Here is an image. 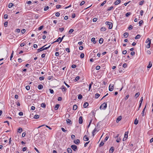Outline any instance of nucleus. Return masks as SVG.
<instances>
[{
  "mask_svg": "<svg viewBox=\"0 0 153 153\" xmlns=\"http://www.w3.org/2000/svg\"><path fill=\"white\" fill-rule=\"evenodd\" d=\"M140 95V93L139 92H137V93H136L134 97L137 98Z\"/></svg>",
  "mask_w": 153,
  "mask_h": 153,
  "instance_id": "cd10ccee",
  "label": "nucleus"
},
{
  "mask_svg": "<svg viewBox=\"0 0 153 153\" xmlns=\"http://www.w3.org/2000/svg\"><path fill=\"white\" fill-rule=\"evenodd\" d=\"M13 3H10L8 5V7L9 8H10L11 7H12L13 6Z\"/></svg>",
  "mask_w": 153,
  "mask_h": 153,
  "instance_id": "f704fd0d",
  "label": "nucleus"
},
{
  "mask_svg": "<svg viewBox=\"0 0 153 153\" xmlns=\"http://www.w3.org/2000/svg\"><path fill=\"white\" fill-rule=\"evenodd\" d=\"M77 108V106L76 105H74L73 106V109L74 110H76Z\"/></svg>",
  "mask_w": 153,
  "mask_h": 153,
  "instance_id": "a211bd4d",
  "label": "nucleus"
},
{
  "mask_svg": "<svg viewBox=\"0 0 153 153\" xmlns=\"http://www.w3.org/2000/svg\"><path fill=\"white\" fill-rule=\"evenodd\" d=\"M25 31L26 30L24 29H22L21 31V32L22 34L24 33H25Z\"/></svg>",
  "mask_w": 153,
  "mask_h": 153,
  "instance_id": "a19ab883",
  "label": "nucleus"
},
{
  "mask_svg": "<svg viewBox=\"0 0 153 153\" xmlns=\"http://www.w3.org/2000/svg\"><path fill=\"white\" fill-rule=\"evenodd\" d=\"M108 138H109V137L108 136H107L106 137H105V140H104L105 142L106 141H107V140L108 139Z\"/></svg>",
  "mask_w": 153,
  "mask_h": 153,
  "instance_id": "69168bd1",
  "label": "nucleus"
},
{
  "mask_svg": "<svg viewBox=\"0 0 153 153\" xmlns=\"http://www.w3.org/2000/svg\"><path fill=\"white\" fill-rule=\"evenodd\" d=\"M59 104H57L55 106V110H57L59 108Z\"/></svg>",
  "mask_w": 153,
  "mask_h": 153,
  "instance_id": "412c9836",
  "label": "nucleus"
},
{
  "mask_svg": "<svg viewBox=\"0 0 153 153\" xmlns=\"http://www.w3.org/2000/svg\"><path fill=\"white\" fill-rule=\"evenodd\" d=\"M59 30L61 32H62L64 30V28L63 27L60 28L59 29Z\"/></svg>",
  "mask_w": 153,
  "mask_h": 153,
  "instance_id": "680f3d73",
  "label": "nucleus"
},
{
  "mask_svg": "<svg viewBox=\"0 0 153 153\" xmlns=\"http://www.w3.org/2000/svg\"><path fill=\"white\" fill-rule=\"evenodd\" d=\"M62 130L64 132H66L67 131V130H65L64 128H61Z\"/></svg>",
  "mask_w": 153,
  "mask_h": 153,
  "instance_id": "864d4df0",
  "label": "nucleus"
},
{
  "mask_svg": "<svg viewBox=\"0 0 153 153\" xmlns=\"http://www.w3.org/2000/svg\"><path fill=\"white\" fill-rule=\"evenodd\" d=\"M128 138V135H127V133L126 134V137H124L123 138V141H124L125 140H126V139H127V138Z\"/></svg>",
  "mask_w": 153,
  "mask_h": 153,
  "instance_id": "c03bdc74",
  "label": "nucleus"
},
{
  "mask_svg": "<svg viewBox=\"0 0 153 153\" xmlns=\"http://www.w3.org/2000/svg\"><path fill=\"white\" fill-rule=\"evenodd\" d=\"M61 7V6L60 5H57L56 6V8L57 9H59Z\"/></svg>",
  "mask_w": 153,
  "mask_h": 153,
  "instance_id": "e2e57ef3",
  "label": "nucleus"
},
{
  "mask_svg": "<svg viewBox=\"0 0 153 153\" xmlns=\"http://www.w3.org/2000/svg\"><path fill=\"white\" fill-rule=\"evenodd\" d=\"M34 118L37 119L39 118V116L38 115H35L34 117Z\"/></svg>",
  "mask_w": 153,
  "mask_h": 153,
  "instance_id": "4c0bfd02",
  "label": "nucleus"
},
{
  "mask_svg": "<svg viewBox=\"0 0 153 153\" xmlns=\"http://www.w3.org/2000/svg\"><path fill=\"white\" fill-rule=\"evenodd\" d=\"M84 54L83 53H82L80 55V57L82 59L84 57Z\"/></svg>",
  "mask_w": 153,
  "mask_h": 153,
  "instance_id": "e433bc0d",
  "label": "nucleus"
},
{
  "mask_svg": "<svg viewBox=\"0 0 153 153\" xmlns=\"http://www.w3.org/2000/svg\"><path fill=\"white\" fill-rule=\"evenodd\" d=\"M114 89L113 85H110L109 86V90L110 91H112Z\"/></svg>",
  "mask_w": 153,
  "mask_h": 153,
  "instance_id": "0eeeda50",
  "label": "nucleus"
},
{
  "mask_svg": "<svg viewBox=\"0 0 153 153\" xmlns=\"http://www.w3.org/2000/svg\"><path fill=\"white\" fill-rule=\"evenodd\" d=\"M97 131V129L95 128L92 132L93 136L94 137L95 134V132Z\"/></svg>",
  "mask_w": 153,
  "mask_h": 153,
  "instance_id": "aec40b11",
  "label": "nucleus"
},
{
  "mask_svg": "<svg viewBox=\"0 0 153 153\" xmlns=\"http://www.w3.org/2000/svg\"><path fill=\"white\" fill-rule=\"evenodd\" d=\"M143 23V22L142 20H140L139 22V25L141 26V25Z\"/></svg>",
  "mask_w": 153,
  "mask_h": 153,
  "instance_id": "c9c22d12",
  "label": "nucleus"
},
{
  "mask_svg": "<svg viewBox=\"0 0 153 153\" xmlns=\"http://www.w3.org/2000/svg\"><path fill=\"white\" fill-rule=\"evenodd\" d=\"M107 107V104L105 102H104L100 105V109H105Z\"/></svg>",
  "mask_w": 153,
  "mask_h": 153,
  "instance_id": "f257e3e1",
  "label": "nucleus"
},
{
  "mask_svg": "<svg viewBox=\"0 0 153 153\" xmlns=\"http://www.w3.org/2000/svg\"><path fill=\"white\" fill-rule=\"evenodd\" d=\"M100 66H97L96 67V68L97 70H99L100 69Z\"/></svg>",
  "mask_w": 153,
  "mask_h": 153,
  "instance_id": "5fc2aeb1",
  "label": "nucleus"
},
{
  "mask_svg": "<svg viewBox=\"0 0 153 153\" xmlns=\"http://www.w3.org/2000/svg\"><path fill=\"white\" fill-rule=\"evenodd\" d=\"M122 117L121 116H119L117 119L116 120L117 123H118L121 119Z\"/></svg>",
  "mask_w": 153,
  "mask_h": 153,
  "instance_id": "9b49d317",
  "label": "nucleus"
},
{
  "mask_svg": "<svg viewBox=\"0 0 153 153\" xmlns=\"http://www.w3.org/2000/svg\"><path fill=\"white\" fill-rule=\"evenodd\" d=\"M129 95H127L126 96V97L125 98V100H126L128 99V98L129 97Z\"/></svg>",
  "mask_w": 153,
  "mask_h": 153,
  "instance_id": "338daca9",
  "label": "nucleus"
},
{
  "mask_svg": "<svg viewBox=\"0 0 153 153\" xmlns=\"http://www.w3.org/2000/svg\"><path fill=\"white\" fill-rule=\"evenodd\" d=\"M152 63H151V62H149V65L147 66V68H150L152 67Z\"/></svg>",
  "mask_w": 153,
  "mask_h": 153,
  "instance_id": "5701e85b",
  "label": "nucleus"
},
{
  "mask_svg": "<svg viewBox=\"0 0 153 153\" xmlns=\"http://www.w3.org/2000/svg\"><path fill=\"white\" fill-rule=\"evenodd\" d=\"M74 31V30L73 29H71L69 30V31H68V33L69 34H70V33H72V32H73V31Z\"/></svg>",
  "mask_w": 153,
  "mask_h": 153,
  "instance_id": "ea45409f",
  "label": "nucleus"
},
{
  "mask_svg": "<svg viewBox=\"0 0 153 153\" xmlns=\"http://www.w3.org/2000/svg\"><path fill=\"white\" fill-rule=\"evenodd\" d=\"M100 96V95L98 93H97L95 94V97L96 99L98 98Z\"/></svg>",
  "mask_w": 153,
  "mask_h": 153,
  "instance_id": "4be33fe9",
  "label": "nucleus"
},
{
  "mask_svg": "<svg viewBox=\"0 0 153 153\" xmlns=\"http://www.w3.org/2000/svg\"><path fill=\"white\" fill-rule=\"evenodd\" d=\"M97 18H94L93 19V22H95L97 21Z\"/></svg>",
  "mask_w": 153,
  "mask_h": 153,
  "instance_id": "4d7b16f0",
  "label": "nucleus"
},
{
  "mask_svg": "<svg viewBox=\"0 0 153 153\" xmlns=\"http://www.w3.org/2000/svg\"><path fill=\"white\" fill-rule=\"evenodd\" d=\"M61 39V38L60 37H59L56 41H55V42H59V43L61 42H60Z\"/></svg>",
  "mask_w": 153,
  "mask_h": 153,
  "instance_id": "4468645a",
  "label": "nucleus"
},
{
  "mask_svg": "<svg viewBox=\"0 0 153 153\" xmlns=\"http://www.w3.org/2000/svg\"><path fill=\"white\" fill-rule=\"evenodd\" d=\"M83 140L85 141H87L89 140V139L86 135H85L83 137Z\"/></svg>",
  "mask_w": 153,
  "mask_h": 153,
  "instance_id": "f8f14e48",
  "label": "nucleus"
},
{
  "mask_svg": "<svg viewBox=\"0 0 153 153\" xmlns=\"http://www.w3.org/2000/svg\"><path fill=\"white\" fill-rule=\"evenodd\" d=\"M79 79V77H76L75 80L74 81L76 82Z\"/></svg>",
  "mask_w": 153,
  "mask_h": 153,
  "instance_id": "3c124183",
  "label": "nucleus"
},
{
  "mask_svg": "<svg viewBox=\"0 0 153 153\" xmlns=\"http://www.w3.org/2000/svg\"><path fill=\"white\" fill-rule=\"evenodd\" d=\"M71 147L74 151H76L77 150V147L75 145H72Z\"/></svg>",
  "mask_w": 153,
  "mask_h": 153,
  "instance_id": "7ed1b4c3",
  "label": "nucleus"
},
{
  "mask_svg": "<svg viewBox=\"0 0 153 153\" xmlns=\"http://www.w3.org/2000/svg\"><path fill=\"white\" fill-rule=\"evenodd\" d=\"M121 2L120 0H117L115 1L114 3V4L115 5H117L120 4Z\"/></svg>",
  "mask_w": 153,
  "mask_h": 153,
  "instance_id": "9d476101",
  "label": "nucleus"
},
{
  "mask_svg": "<svg viewBox=\"0 0 153 153\" xmlns=\"http://www.w3.org/2000/svg\"><path fill=\"white\" fill-rule=\"evenodd\" d=\"M105 24L109 26L108 28L109 29H111L112 27V24L111 22H106Z\"/></svg>",
  "mask_w": 153,
  "mask_h": 153,
  "instance_id": "f03ea898",
  "label": "nucleus"
},
{
  "mask_svg": "<svg viewBox=\"0 0 153 153\" xmlns=\"http://www.w3.org/2000/svg\"><path fill=\"white\" fill-rule=\"evenodd\" d=\"M60 14L59 12H57L56 13L55 16L57 17H58L59 16Z\"/></svg>",
  "mask_w": 153,
  "mask_h": 153,
  "instance_id": "052dcab7",
  "label": "nucleus"
},
{
  "mask_svg": "<svg viewBox=\"0 0 153 153\" xmlns=\"http://www.w3.org/2000/svg\"><path fill=\"white\" fill-rule=\"evenodd\" d=\"M43 25L40 26L38 28V30H41L43 28Z\"/></svg>",
  "mask_w": 153,
  "mask_h": 153,
  "instance_id": "49530a36",
  "label": "nucleus"
},
{
  "mask_svg": "<svg viewBox=\"0 0 153 153\" xmlns=\"http://www.w3.org/2000/svg\"><path fill=\"white\" fill-rule=\"evenodd\" d=\"M66 122L67 123L71 124V121L69 119H68L66 120Z\"/></svg>",
  "mask_w": 153,
  "mask_h": 153,
  "instance_id": "bb28decb",
  "label": "nucleus"
},
{
  "mask_svg": "<svg viewBox=\"0 0 153 153\" xmlns=\"http://www.w3.org/2000/svg\"><path fill=\"white\" fill-rule=\"evenodd\" d=\"M141 36L140 35L138 34L136 36V37L135 38V39H139Z\"/></svg>",
  "mask_w": 153,
  "mask_h": 153,
  "instance_id": "c85d7f7f",
  "label": "nucleus"
},
{
  "mask_svg": "<svg viewBox=\"0 0 153 153\" xmlns=\"http://www.w3.org/2000/svg\"><path fill=\"white\" fill-rule=\"evenodd\" d=\"M138 123V121L137 120V118L135 119L134 120V124L135 125H137Z\"/></svg>",
  "mask_w": 153,
  "mask_h": 153,
  "instance_id": "393cba45",
  "label": "nucleus"
},
{
  "mask_svg": "<svg viewBox=\"0 0 153 153\" xmlns=\"http://www.w3.org/2000/svg\"><path fill=\"white\" fill-rule=\"evenodd\" d=\"M61 89H62V91H66L67 89L66 87H65L64 86H62L61 87Z\"/></svg>",
  "mask_w": 153,
  "mask_h": 153,
  "instance_id": "1a4fd4ad",
  "label": "nucleus"
},
{
  "mask_svg": "<svg viewBox=\"0 0 153 153\" xmlns=\"http://www.w3.org/2000/svg\"><path fill=\"white\" fill-rule=\"evenodd\" d=\"M114 147H112L110 149L109 152L110 153H112L113 152H114Z\"/></svg>",
  "mask_w": 153,
  "mask_h": 153,
  "instance_id": "dca6fc26",
  "label": "nucleus"
},
{
  "mask_svg": "<svg viewBox=\"0 0 153 153\" xmlns=\"http://www.w3.org/2000/svg\"><path fill=\"white\" fill-rule=\"evenodd\" d=\"M82 96L81 94H79L78 95V98L80 100L82 98Z\"/></svg>",
  "mask_w": 153,
  "mask_h": 153,
  "instance_id": "7c9ffc66",
  "label": "nucleus"
},
{
  "mask_svg": "<svg viewBox=\"0 0 153 153\" xmlns=\"http://www.w3.org/2000/svg\"><path fill=\"white\" fill-rule=\"evenodd\" d=\"M103 42V38H101L99 40V42L100 44H102Z\"/></svg>",
  "mask_w": 153,
  "mask_h": 153,
  "instance_id": "b1692460",
  "label": "nucleus"
},
{
  "mask_svg": "<svg viewBox=\"0 0 153 153\" xmlns=\"http://www.w3.org/2000/svg\"><path fill=\"white\" fill-rule=\"evenodd\" d=\"M113 8V6H111L109 7L107 11H110L112 10Z\"/></svg>",
  "mask_w": 153,
  "mask_h": 153,
  "instance_id": "8fccbe9b",
  "label": "nucleus"
},
{
  "mask_svg": "<svg viewBox=\"0 0 153 153\" xmlns=\"http://www.w3.org/2000/svg\"><path fill=\"white\" fill-rule=\"evenodd\" d=\"M104 143L102 142H101L99 146L101 147V146H102L104 145Z\"/></svg>",
  "mask_w": 153,
  "mask_h": 153,
  "instance_id": "79ce46f5",
  "label": "nucleus"
},
{
  "mask_svg": "<svg viewBox=\"0 0 153 153\" xmlns=\"http://www.w3.org/2000/svg\"><path fill=\"white\" fill-rule=\"evenodd\" d=\"M127 53V51L126 50H124L123 51L122 53L124 54H125Z\"/></svg>",
  "mask_w": 153,
  "mask_h": 153,
  "instance_id": "774afa93",
  "label": "nucleus"
},
{
  "mask_svg": "<svg viewBox=\"0 0 153 153\" xmlns=\"http://www.w3.org/2000/svg\"><path fill=\"white\" fill-rule=\"evenodd\" d=\"M67 150L68 152L69 153H72V150L71 148H68Z\"/></svg>",
  "mask_w": 153,
  "mask_h": 153,
  "instance_id": "a878e982",
  "label": "nucleus"
},
{
  "mask_svg": "<svg viewBox=\"0 0 153 153\" xmlns=\"http://www.w3.org/2000/svg\"><path fill=\"white\" fill-rule=\"evenodd\" d=\"M127 64L126 63H124V64H123V66L124 68H126L127 67Z\"/></svg>",
  "mask_w": 153,
  "mask_h": 153,
  "instance_id": "13d9d810",
  "label": "nucleus"
},
{
  "mask_svg": "<svg viewBox=\"0 0 153 153\" xmlns=\"http://www.w3.org/2000/svg\"><path fill=\"white\" fill-rule=\"evenodd\" d=\"M132 28H133V27L131 25H130L128 27V29L129 30H131L132 29Z\"/></svg>",
  "mask_w": 153,
  "mask_h": 153,
  "instance_id": "603ef678",
  "label": "nucleus"
},
{
  "mask_svg": "<svg viewBox=\"0 0 153 153\" xmlns=\"http://www.w3.org/2000/svg\"><path fill=\"white\" fill-rule=\"evenodd\" d=\"M91 41L94 44H95L96 42V41L95 40V38L94 37H93L91 38Z\"/></svg>",
  "mask_w": 153,
  "mask_h": 153,
  "instance_id": "6ab92c4d",
  "label": "nucleus"
},
{
  "mask_svg": "<svg viewBox=\"0 0 153 153\" xmlns=\"http://www.w3.org/2000/svg\"><path fill=\"white\" fill-rule=\"evenodd\" d=\"M74 143L76 144H78L80 143L79 140L78 139L74 140Z\"/></svg>",
  "mask_w": 153,
  "mask_h": 153,
  "instance_id": "6e6552de",
  "label": "nucleus"
},
{
  "mask_svg": "<svg viewBox=\"0 0 153 153\" xmlns=\"http://www.w3.org/2000/svg\"><path fill=\"white\" fill-rule=\"evenodd\" d=\"M47 45H44V46H43V47H41V48H40L38 49L37 50L38 51L37 52V53H38L39 52H40V51H44V50L43 49V48H44Z\"/></svg>",
  "mask_w": 153,
  "mask_h": 153,
  "instance_id": "20e7f679",
  "label": "nucleus"
},
{
  "mask_svg": "<svg viewBox=\"0 0 153 153\" xmlns=\"http://www.w3.org/2000/svg\"><path fill=\"white\" fill-rule=\"evenodd\" d=\"M8 25V22H5L4 23V26L5 27H7Z\"/></svg>",
  "mask_w": 153,
  "mask_h": 153,
  "instance_id": "37998d69",
  "label": "nucleus"
},
{
  "mask_svg": "<svg viewBox=\"0 0 153 153\" xmlns=\"http://www.w3.org/2000/svg\"><path fill=\"white\" fill-rule=\"evenodd\" d=\"M22 131V129L21 128H19L18 130V132L21 133Z\"/></svg>",
  "mask_w": 153,
  "mask_h": 153,
  "instance_id": "2f4dec72",
  "label": "nucleus"
},
{
  "mask_svg": "<svg viewBox=\"0 0 153 153\" xmlns=\"http://www.w3.org/2000/svg\"><path fill=\"white\" fill-rule=\"evenodd\" d=\"M49 7L48 6H47L45 7L44 8V10L45 11L47 10L48 9Z\"/></svg>",
  "mask_w": 153,
  "mask_h": 153,
  "instance_id": "a18cd8bd",
  "label": "nucleus"
},
{
  "mask_svg": "<svg viewBox=\"0 0 153 153\" xmlns=\"http://www.w3.org/2000/svg\"><path fill=\"white\" fill-rule=\"evenodd\" d=\"M106 2V1H104L100 5V6L101 7L103 6L104 4H105Z\"/></svg>",
  "mask_w": 153,
  "mask_h": 153,
  "instance_id": "72a5a7b5",
  "label": "nucleus"
},
{
  "mask_svg": "<svg viewBox=\"0 0 153 153\" xmlns=\"http://www.w3.org/2000/svg\"><path fill=\"white\" fill-rule=\"evenodd\" d=\"M89 104L87 102H85L83 104V107L86 108L88 106Z\"/></svg>",
  "mask_w": 153,
  "mask_h": 153,
  "instance_id": "ddd939ff",
  "label": "nucleus"
},
{
  "mask_svg": "<svg viewBox=\"0 0 153 153\" xmlns=\"http://www.w3.org/2000/svg\"><path fill=\"white\" fill-rule=\"evenodd\" d=\"M8 15L7 14H5L4 15V18L5 19H7L8 18Z\"/></svg>",
  "mask_w": 153,
  "mask_h": 153,
  "instance_id": "0e129e2a",
  "label": "nucleus"
},
{
  "mask_svg": "<svg viewBox=\"0 0 153 153\" xmlns=\"http://www.w3.org/2000/svg\"><path fill=\"white\" fill-rule=\"evenodd\" d=\"M25 88L27 90H29L30 89V87L29 85H27L26 86Z\"/></svg>",
  "mask_w": 153,
  "mask_h": 153,
  "instance_id": "de8ad7c7",
  "label": "nucleus"
},
{
  "mask_svg": "<svg viewBox=\"0 0 153 153\" xmlns=\"http://www.w3.org/2000/svg\"><path fill=\"white\" fill-rule=\"evenodd\" d=\"M38 88L39 90L42 89L43 88V86L41 84H39L38 85Z\"/></svg>",
  "mask_w": 153,
  "mask_h": 153,
  "instance_id": "2eb2a0df",
  "label": "nucleus"
},
{
  "mask_svg": "<svg viewBox=\"0 0 153 153\" xmlns=\"http://www.w3.org/2000/svg\"><path fill=\"white\" fill-rule=\"evenodd\" d=\"M49 90H50V92L51 94H53V93L54 91H53V90L51 89H49Z\"/></svg>",
  "mask_w": 153,
  "mask_h": 153,
  "instance_id": "bf43d9fd",
  "label": "nucleus"
},
{
  "mask_svg": "<svg viewBox=\"0 0 153 153\" xmlns=\"http://www.w3.org/2000/svg\"><path fill=\"white\" fill-rule=\"evenodd\" d=\"M128 36V33L127 32L123 34V36L124 37L127 38Z\"/></svg>",
  "mask_w": 153,
  "mask_h": 153,
  "instance_id": "f3484780",
  "label": "nucleus"
},
{
  "mask_svg": "<svg viewBox=\"0 0 153 153\" xmlns=\"http://www.w3.org/2000/svg\"><path fill=\"white\" fill-rule=\"evenodd\" d=\"M51 45H50L48 47H46L45 48H43V49L44 50H47V49H48V48H49L50 47V46H51Z\"/></svg>",
  "mask_w": 153,
  "mask_h": 153,
  "instance_id": "6e6d98bb",
  "label": "nucleus"
},
{
  "mask_svg": "<svg viewBox=\"0 0 153 153\" xmlns=\"http://www.w3.org/2000/svg\"><path fill=\"white\" fill-rule=\"evenodd\" d=\"M131 14V13L130 12H128L126 14V17H128L129 16H130Z\"/></svg>",
  "mask_w": 153,
  "mask_h": 153,
  "instance_id": "c756f323",
  "label": "nucleus"
},
{
  "mask_svg": "<svg viewBox=\"0 0 153 153\" xmlns=\"http://www.w3.org/2000/svg\"><path fill=\"white\" fill-rule=\"evenodd\" d=\"M83 120L82 117V116L79 117V124H81L82 123Z\"/></svg>",
  "mask_w": 153,
  "mask_h": 153,
  "instance_id": "423d86ee",
  "label": "nucleus"
},
{
  "mask_svg": "<svg viewBox=\"0 0 153 153\" xmlns=\"http://www.w3.org/2000/svg\"><path fill=\"white\" fill-rule=\"evenodd\" d=\"M144 1H140L139 3V5H143L144 2Z\"/></svg>",
  "mask_w": 153,
  "mask_h": 153,
  "instance_id": "09e8293b",
  "label": "nucleus"
},
{
  "mask_svg": "<svg viewBox=\"0 0 153 153\" xmlns=\"http://www.w3.org/2000/svg\"><path fill=\"white\" fill-rule=\"evenodd\" d=\"M148 41H149V43L146 46V47L147 48H149L150 46V44H151V40L149 39V38H148Z\"/></svg>",
  "mask_w": 153,
  "mask_h": 153,
  "instance_id": "39448f33",
  "label": "nucleus"
},
{
  "mask_svg": "<svg viewBox=\"0 0 153 153\" xmlns=\"http://www.w3.org/2000/svg\"><path fill=\"white\" fill-rule=\"evenodd\" d=\"M106 30V28L104 27H101L100 29V30L102 31H105Z\"/></svg>",
  "mask_w": 153,
  "mask_h": 153,
  "instance_id": "473e14b6",
  "label": "nucleus"
},
{
  "mask_svg": "<svg viewBox=\"0 0 153 153\" xmlns=\"http://www.w3.org/2000/svg\"><path fill=\"white\" fill-rule=\"evenodd\" d=\"M41 106L43 108H45L46 107V105L44 103H42L41 105Z\"/></svg>",
  "mask_w": 153,
  "mask_h": 153,
  "instance_id": "58836bf2",
  "label": "nucleus"
}]
</instances>
